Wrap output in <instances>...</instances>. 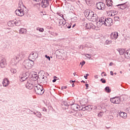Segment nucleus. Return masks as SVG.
<instances>
[{"label":"nucleus","instance_id":"17","mask_svg":"<svg viewBox=\"0 0 130 130\" xmlns=\"http://www.w3.org/2000/svg\"><path fill=\"white\" fill-rule=\"evenodd\" d=\"M26 87L27 89H29V90H31V89H33V84L30 82H27L26 84Z\"/></svg>","mask_w":130,"mask_h":130},{"label":"nucleus","instance_id":"21","mask_svg":"<svg viewBox=\"0 0 130 130\" xmlns=\"http://www.w3.org/2000/svg\"><path fill=\"white\" fill-rule=\"evenodd\" d=\"M86 3L88 6H92V5H94V2H93V0H86Z\"/></svg>","mask_w":130,"mask_h":130},{"label":"nucleus","instance_id":"56","mask_svg":"<svg viewBox=\"0 0 130 130\" xmlns=\"http://www.w3.org/2000/svg\"><path fill=\"white\" fill-rule=\"evenodd\" d=\"M45 78V77H43L42 78L43 80H44V78Z\"/></svg>","mask_w":130,"mask_h":130},{"label":"nucleus","instance_id":"1","mask_svg":"<svg viewBox=\"0 0 130 130\" xmlns=\"http://www.w3.org/2000/svg\"><path fill=\"white\" fill-rule=\"evenodd\" d=\"M19 8L15 11L16 15L19 17H23L25 15V11H24V5L22 1H19Z\"/></svg>","mask_w":130,"mask_h":130},{"label":"nucleus","instance_id":"16","mask_svg":"<svg viewBox=\"0 0 130 130\" xmlns=\"http://www.w3.org/2000/svg\"><path fill=\"white\" fill-rule=\"evenodd\" d=\"M119 115L120 117H122V118H126L127 117V114H126L125 112H120Z\"/></svg>","mask_w":130,"mask_h":130},{"label":"nucleus","instance_id":"34","mask_svg":"<svg viewBox=\"0 0 130 130\" xmlns=\"http://www.w3.org/2000/svg\"><path fill=\"white\" fill-rule=\"evenodd\" d=\"M114 19L115 20V21H118V20H119V17H118V16H115Z\"/></svg>","mask_w":130,"mask_h":130},{"label":"nucleus","instance_id":"53","mask_svg":"<svg viewBox=\"0 0 130 130\" xmlns=\"http://www.w3.org/2000/svg\"><path fill=\"white\" fill-rule=\"evenodd\" d=\"M76 26V24H74L73 25V28H74V27H75Z\"/></svg>","mask_w":130,"mask_h":130},{"label":"nucleus","instance_id":"32","mask_svg":"<svg viewBox=\"0 0 130 130\" xmlns=\"http://www.w3.org/2000/svg\"><path fill=\"white\" fill-rule=\"evenodd\" d=\"M40 15H41V16H44V15H46V12H41V13H40Z\"/></svg>","mask_w":130,"mask_h":130},{"label":"nucleus","instance_id":"62","mask_svg":"<svg viewBox=\"0 0 130 130\" xmlns=\"http://www.w3.org/2000/svg\"><path fill=\"white\" fill-rule=\"evenodd\" d=\"M121 2H122V1H123V0H121Z\"/></svg>","mask_w":130,"mask_h":130},{"label":"nucleus","instance_id":"18","mask_svg":"<svg viewBox=\"0 0 130 130\" xmlns=\"http://www.w3.org/2000/svg\"><path fill=\"white\" fill-rule=\"evenodd\" d=\"M112 0H106V4L108 7H112Z\"/></svg>","mask_w":130,"mask_h":130},{"label":"nucleus","instance_id":"6","mask_svg":"<svg viewBox=\"0 0 130 130\" xmlns=\"http://www.w3.org/2000/svg\"><path fill=\"white\" fill-rule=\"evenodd\" d=\"M113 25V20L112 18H109L106 19V22H104V25L107 27H110Z\"/></svg>","mask_w":130,"mask_h":130},{"label":"nucleus","instance_id":"13","mask_svg":"<svg viewBox=\"0 0 130 130\" xmlns=\"http://www.w3.org/2000/svg\"><path fill=\"white\" fill-rule=\"evenodd\" d=\"M41 6L42 8H47V6H49L48 0H43L41 3Z\"/></svg>","mask_w":130,"mask_h":130},{"label":"nucleus","instance_id":"45","mask_svg":"<svg viewBox=\"0 0 130 130\" xmlns=\"http://www.w3.org/2000/svg\"><path fill=\"white\" fill-rule=\"evenodd\" d=\"M75 82V81L70 80V83H74Z\"/></svg>","mask_w":130,"mask_h":130},{"label":"nucleus","instance_id":"25","mask_svg":"<svg viewBox=\"0 0 130 130\" xmlns=\"http://www.w3.org/2000/svg\"><path fill=\"white\" fill-rule=\"evenodd\" d=\"M19 33L20 34H24L26 33V29L24 28H21L19 31Z\"/></svg>","mask_w":130,"mask_h":130},{"label":"nucleus","instance_id":"14","mask_svg":"<svg viewBox=\"0 0 130 130\" xmlns=\"http://www.w3.org/2000/svg\"><path fill=\"white\" fill-rule=\"evenodd\" d=\"M3 85L4 87H8L10 85V81L7 78H5L3 81Z\"/></svg>","mask_w":130,"mask_h":130},{"label":"nucleus","instance_id":"37","mask_svg":"<svg viewBox=\"0 0 130 130\" xmlns=\"http://www.w3.org/2000/svg\"><path fill=\"white\" fill-rule=\"evenodd\" d=\"M108 119H113V116H112V115L109 116Z\"/></svg>","mask_w":130,"mask_h":130},{"label":"nucleus","instance_id":"42","mask_svg":"<svg viewBox=\"0 0 130 130\" xmlns=\"http://www.w3.org/2000/svg\"><path fill=\"white\" fill-rule=\"evenodd\" d=\"M85 86H86V88H88L89 87V84H86Z\"/></svg>","mask_w":130,"mask_h":130},{"label":"nucleus","instance_id":"61","mask_svg":"<svg viewBox=\"0 0 130 130\" xmlns=\"http://www.w3.org/2000/svg\"><path fill=\"white\" fill-rule=\"evenodd\" d=\"M43 81L44 82H45V81H44V80H43Z\"/></svg>","mask_w":130,"mask_h":130},{"label":"nucleus","instance_id":"29","mask_svg":"<svg viewBox=\"0 0 130 130\" xmlns=\"http://www.w3.org/2000/svg\"><path fill=\"white\" fill-rule=\"evenodd\" d=\"M102 25H103V24H102L100 21H99L97 23H96V25L98 27H101V26H102Z\"/></svg>","mask_w":130,"mask_h":130},{"label":"nucleus","instance_id":"38","mask_svg":"<svg viewBox=\"0 0 130 130\" xmlns=\"http://www.w3.org/2000/svg\"><path fill=\"white\" fill-rule=\"evenodd\" d=\"M45 57H46V58H48V59H49V60H50V57L47 56V55H45Z\"/></svg>","mask_w":130,"mask_h":130},{"label":"nucleus","instance_id":"33","mask_svg":"<svg viewBox=\"0 0 130 130\" xmlns=\"http://www.w3.org/2000/svg\"><path fill=\"white\" fill-rule=\"evenodd\" d=\"M103 115V113L100 112L98 114L99 117H102V116Z\"/></svg>","mask_w":130,"mask_h":130},{"label":"nucleus","instance_id":"59","mask_svg":"<svg viewBox=\"0 0 130 130\" xmlns=\"http://www.w3.org/2000/svg\"><path fill=\"white\" fill-rule=\"evenodd\" d=\"M86 109H88V107H86Z\"/></svg>","mask_w":130,"mask_h":130},{"label":"nucleus","instance_id":"36","mask_svg":"<svg viewBox=\"0 0 130 130\" xmlns=\"http://www.w3.org/2000/svg\"><path fill=\"white\" fill-rule=\"evenodd\" d=\"M101 81H102V83H103V84H105V83H106V80H105V79L103 80V79H102Z\"/></svg>","mask_w":130,"mask_h":130},{"label":"nucleus","instance_id":"2","mask_svg":"<svg viewBox=\"0 0 130 130\" xmlns=\"http://www.w3.org/2000/svg\"><path fill=\"white\" fill-rule=\"evenodd\" d=\"M85 16L92 22L96 21V14H94V12L92 11L86 10L84 12Z\"/></svg>","mask_w":130,"mask_h":130},{"label":"nucleus","instance_id":"11","mask_svg":"<svg viewBox=\"0 0 130 130\" xmlns=\"http://www.w3.org/2000/svg\"><path fill=\"white\" fill-rule=\"evenodd\" d=\"M110 37L111 39H114V40L117 39V38H118V32H117V31H114L112 32L110 35Z\"/></svg>","mask_w":130,"mask_h":130},{"label":"nucleus","instance_id":"20","mask_svg":"<svg viewBox=\"0 0 130 130\" xmlns=\"http://www.w3.org/2000/svg\"><path fill=\"white\" fill-rule=\"evenodd\" d=\"M72 108L75 111H77L79 109V106L77 104H74L72 106Z\"/></svg>","mask_w":130,"mask_h":130},{"label":"nucleus","instance_id":"54","mask_svg":"<svg viewBox=\"0 0 130 130\" xmlns=\"http://www.w3.org/2000/svg\"><path fill=\"white\" fill-rule=\"evenodd\" d=\"M74 76H76V73H73Z\"/></svg>","mask_w":130,"mask_h":130},{"label":"nucleus","instance_id":"26","mask_svg":"<svg viewBox=\"0 0 130 130\" xmlns=\"http://www.w3.org/2000/svg\"><path fill=\"white\" fill-rule=\"evenodd\" d=\"M106 92H107V93H110L111 92V89H110V88H109V87H106L105 89Z\"/></svg>","mask_w":130,"mask_h":130},{"label":"nucleus","instance_id":"8","mask_svg":"<svg viewBox=\"0 0 130 130\" xmlns=\"http://www.w3.org/2000/svg\"><path fill=\"white\" fill-rule=\"evenodd\" d=\"M38 57V54L37 52H31L29 56V59L32 60V59H36Z\"/></svg>","mask_w":130,"mask_h":130},{"label":"nucleus","instance_id":"43","mask_svg":"<svg viewBox=\"0 0 130 130\" xmlns=\"http://www.w3.org/2000/svg\"><path fill=\"white\" fill-rule=\"evenodd\" d=\"M52 82L53 83H55V82H56V79H54V80H53Z\"/></svg>","mask_w":130,"mask_h":130},{"label":"nucleus","instance_id":"23","mask_svg":"<svg viewBox=\"0 0 130 130\" xmlns=\"http://www.w3.org/2000/svg\"><path fill=\"white\" fill-rule=\"evenodd\" d=\"M118 51L119 52L120 55H123L124 54V49H118Z\"/></svg>","mask_w":130,"mask_h":130},{"label":"nucleus","instance_id":"4","mask_svg":"<svg viewBox=\"0 0 130 130\" xmlns=\"http://www.w3.org/2000/svg\"><path fill=\"white\" fill-rule=\"evenodd\" d=\"M35 91L38 95H42V94L44 93L43 87L39 84H38L36 87H35Z\"/></svg>","mask_w":130,"mask_h":130},{"label":"nucleus","instance_id":"50","mask_svg":"<svg viewBox=\"0 0 130 130\" xmlns=\"http://www.w3.org/2000/svg\"><path fill=\"white\" fill-rule=\"evenodd\" d=\"M71 26L70 25V26H69L68 28V29H70V28H71Z\"/></svg>","mask_w":130,"mask_h":130},{"label":"nucleus","instance_id":"52","mask_svg":"<svg viewBox=\"0 0 130 130\" xmlns=\"http://www.w3.org/2000/svg\"><path fill=\"white\" fill-rule=\"evenodd\" d=\"M103 74H105V72H103L102 73V75H103Z\"/></svg>","mask_w":130,"mask_h":130},{"label":"nucleus","instance_id":"46","mask_svg":"<svg viewBox=\"0 0 130 130\" xmlns=\"http://www.w3.org/2000/svg\"><path fill=\"white\" fill-rule=\"evenodd\" d=\"M104 77H106V76H107L106 73L104 74Z\"/></svg>","mask_w":130,"mask_h":130},{"label":"nucleus","instance_id":"3","mask_svg":"<svg viewBox=\"0 0 130 130\" xmlns=\"http://www.w3.org/2000/svg\"><path fill=\"white\" fill-rule=\"evenodd\" d=\"M23 64L25 68V69H27V70H30V69H32L33 66H34V61L32 60L29 59V60L24 61L23 62Z\"/></svg>","mask_w":130,"mask_h":130},{"label":"nucleus","instance_id":"41","mask_svg":"<svg viewBox=\"0 0 130 130\" xmlns=\"http://www.w3.org/2000/svg\"><path fill=\"white\" fill-rule=\"evenodd\" d=\"M110 74H111V76H113V72L111 71V72H110Z\"/></svg>","mask_w":130,"mask_h":130},{"label":"nucleus","instance_id":"28","mask_svg":"<svg viewBox=\"0 0 130 130\" xmlns=\"http://www.w3.org/2000/svg\"><path fill=\"white\" fill-rule=\"evenodd\" d=\"M37 30L38 31H40V32H43L44 31V29L43 28L37 27Z\"/></svg>","mask_w":130,"mask_h":130},{"label":"nucleus","instance_id":"40","mask_svg":"<svg viewBox=\"0 0 130 130\" xmlns=\"http://www.w3.org/2000/svg\"><path fill=\"white\" fill-rule=\"evenodd\" d=\"M95 79H98V75H94Z\"/></svg>","mask_w":130,"mask_h":130},{"label":"nucleus","instance_id":"5","mask_svg":"<svg viewBox=\"0 0 130 130\" xmlns=\"http://www.w3.org/2000/svg\"><path fill=\"white\" fill-rule=\"evenodd\" d=\"M24 57L25 54H24V52H20L15 57L16 60L14 62L15 64L18 63V62H19V60H20V59H22V58H24Z\"/></svg>","mask_w":130,"mask_h":130},{"label":"nucleus","instance_id":"30","mask_svg":"<svg viewBox=\"0 0 130 130\" xmlns=\"http://www.w3.org/2000/svg\"><path fill=\"white\" fill-rule=\"evenodd\" d=\"M105 43L107 45L111 44V43H112V41L111 40H107V41H106Z\"/></svg>","mask_w":130,"mask_h":130},{"label":"nucleus","instance_id":"22","mask_svg":"<svg viewBox=\"0 0 130 130\" xmlns=\"http://www.w3.org/2000/svg\"><path fill=\"white\" fill-rule=\"evenodd\" d=\"M106 21V18L104 17H101L100 18L99 21L103 24L104 25V23H105Z\"/></svg>","mask_w":130,"mask_h":130},{"label":"nucleus","instance_id":"9","mask_svg":"<svg viewBox=\"0 0 130 130\" xmlns=\"http://www.w3.org/2000/svg\"><path fill=\"white\" fill-rule=\"evenodd\" d=\"M98 10H104L105 9V4L102 2H99L96 4Z\"/></svg>","mask_w":130,"mask_h":130},{"label":"nucleus","instance_id":"19","mask_svg":"<svg viewBox=\"0 0 130 130\" xmlns=\"http://www.w3.org/2000/svg\"><path fill=\"white\" fill-rule=\"evenodd\" d=\"M125 57L126 58H130V49L127 50L125 53Z\"/></svg>","mask_w":130,"mask_h":130},{"label":"nucleus","instance_id":"27","mask_svg":"<svg viewBox=\"0 0 130 130\" xmlns=\"http://www.w3.org/2000/svg\"><path fill=\"white\" fill-rule=\"evenodd\" d=\"M11 72L12 74H16V73H17V70L16 69L12 68L11 69Z\"/></svg>","mask_w":130,"mask_h":130},{"label":"nucleus","instance_id":"7","mask_svg":"<svg viewBox=\"0 0 130 130\" xmlns=\"http://www.w3.org/2000/svg\"><path fill=\"white\" fill-rule=\"evenodd\" d=\"M110 101L112 103L119 104L120 103V98L119 97L112 98L110 99Z\"/></svg>","mask_w":130,"mask_h":130},{"label":"nucleus","instance_id":"31","mask_svg":"<svg viewBox=\"0 0 130 130\" xmlns=\"http://www.w3.org/2000/svg\"><path fill=\"white\" fill-rule=\"evenodd\" d=\"M85 56L86 57H88V58H91V55H90V54H86V55H85Z\"/></svg>","mask_w":130,"mask_h":130},{"label":"nucleus","instance_id":"58","mask_svg":"<svg viewBox=\"0 0 130 130\" xmlns=\"http://www.w3.org/2000/svg\"><path fill=\"white\" fill-rule=\"evenodd\" d=\"M69 1H72V2H74L75 0H69Z\"/></svg>","mask_w":130,"mask_h":130},{"label":"nucleus","instance_id":"47","mask_svg":"<svg viewBox=\"0 0 130 130\" xmlns=\"http://www.w3.org/2000/svg\"><path fill=\"white\" fill-rule=\"evenodd\" d=\"M53 78H54V79H57V77L56 76H54Z\"/></svg>","mask_w":130,"mask_h":130},{"label":"nucleus","instance_id":"12","mask_svg":"<svg viewBox=\"0 0 130 130\" xmlns=\"http://www.w3.org/2000/svg\"><path fill=\"white\" fill-rule=\"evenodd\" d=\"M0 67L2 69H4V68H6V67H7V59L3 58L1 60Z\"/></svg>","mask_w":130,"mask_h":130},{"label":"nucleus","instance_id":"39","mask_svg":"<svg viewBox=\"0 0 130 130\" xmlns=\"http://www.w3.org/2000/svg\"><path fill=\"white\" fill-rule=\"evenodd\" d=\"M87 76H89V74H87V76H84L85 79H87V78H88Z\"/></svg>","mask_w":130,"mask_h":130},{"label":"nucleus","instance_id":"55","mask_svg":"<svg viewBox=\"0 0 130 130\" xmlns=\"http://www.w3.org/2000/svg\"><path fill=\"white\" fill-rule=\"evenodd\" d=\"M120 74H122V71H120Z\"/></svg>","mask_w":130,"mask_h":130},{"label":"nucleus","instance_id":"44","mask_svg":"<svg viewBox=\"0 0 130 130\" xmlns=\"http://www.w3.org/2000/svg\"><path fill=\"white\" fill-rule=\"evenodd\" d=\"M113 64V63H112V62H110V63H109V66H112Z\"/></svg>","mask_w":130,"mask_h":130},{"label":"nucleus","instance_id":"48","mask_svg":"<svg viewBox=\"0 0 130 130\" xmlns=\"http://www.w3.org/2000/svg\"><path fill=\"white\" fill-rule=\"evenodd\" d=\"M67 86H64V87H63V88H64V89H67Z\"/></svg>","mask_w":130,"mask_h":130},{"label":"nucleus","instance_id":"10","mask_svg":"<svg viewBox=\"0 0 130 130\" xmlns=\"http://www.w3.org/2000/svg\"><path fill=\"white\" fill-rule=\"evenodd\" d=\"M29 77V73L28 72H26L24 74H23L21 75L20 81L21 82H24V81H26L27 80V78Z\"/></svg>","mask_w":130,"mask_h":130},{"label":"nucleus","instance_id":"35","mask_svg":"<svg viewBox=\"0 0 130 130\" xmlns=\"http://www.w3.org/2000/svg\"><path fill=\"white\" fill-rule=\"evenodd\" d=\"M85 63H86V62L85 61H83L82 62H80V64H81V67H83V66H84Z\"/></svg>","mask_w":130,"mask_h":130},{"label":"nucleus","instance_id":"24","mask_svg":"<svg viewBox=\"0 0 130 130\" xmlns=\"http://www.w3.org/2000/svg\"><path fill=\"white\" fill-rule=\"evenodd\" d=\"M93 24L92 23H87L86 25V27L87 29H91Z\"/></svg>","mask_w":130,"mask_h":130},{"label":"nucleus","instance_id":"51","mask_svg":"<svg viewBox=\"0 0 130 130\" xmlns=\"http://www.w3.org/2000/svg\"><path fill=\"white\" fill-rule=\"evenodd\" d=\"M72 87H75V84L74 83L72 84Z\"/></svg>","mask_w":130,"mask_h":130},{"label":"nucleus","instance_id":"60","mask_svg":"<svg viewBox=\"0 0 130 130\" xmlns=\"http://www.w3.org/2000/svg\"><path fill=\"white\" fill-rule=\"evenodd\" d=\"M114 75H116V73H114Z\"/></svg>","mask_w":130,"mask_h":130},{"label":"nucleus","instance_id":"49","mask_svg":"<svg viewBox=\"0 0 130 130\" xmlns=\"http://www.w3.org/2000/svg\"><path fill=\"white\" fill-rule=\"evenodd\" d=\"M35 2H39V0H34Z\"/></svg>","mask_w":130,"mask_h":130},{"label":"nucleus","instance_id":"57","mask_svg":"<svg viewBox=\"0 0 130 130\" xmlns=\"http://www.w3.org/2000/svg\"><path fill=\"white\" fill-rule=\"evenodd\" d=\"M66 2H69L70 0H66Z\"/></svg>","mask_w":130,"mask_h":130},{"label":"nucleus","instance_id":"15","mask_svg":"<svg viewBox=\"0 0 130 130\" xmlns=\"http://www.w3.org/2000/svg\"><path fill=\"white\" fill-rule=\"evenodd\" d=\"M118 6H120L119 8H120L121 10H124V9H126V8H127V5H126V3L123 4L118 5Z\"/></svg>","mask_w":130,"mask_h":130}]
</instances>
